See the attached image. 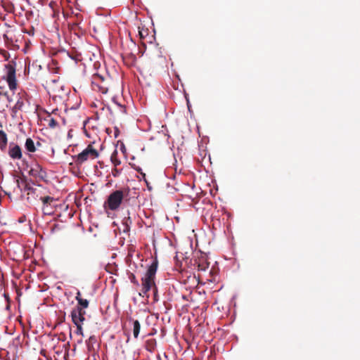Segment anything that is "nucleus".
<instances>
[{"mask_svg":"<svg viewBox=\"0 0 360 360\" xmlns=\"http://www.w3.org/2000/svg\"><path fill=\"white\" fill-rule=\"evenodd\" d=\"M131 219L130 217H125L123 220V224L125 226L124 229V232H127L129 231V226L131 224Z\"/></svg>","mask_w":360,"mask_h":360,"instance_id":"4be33fe9","label":"nucleus"},{"mask_svg":"<svg viewBox=\"0 0 360 360\" xmlns=\"http://www.w3.org/2000/svg\"><path fill=\"white\" fill-rule=\"evenodd\" d=\"M131 3L134 4V0H131Z\"/></svg>","mask_w":360,"mask_h":360,"instance_id":"a19ab883","label":"nucleus"},{"mask_svg":"<svg viewBox=\"0 0 360 360\" xmlns=\"http://www.w3.org/2000/svg\"><path fill=\"white\" fill-rule=\"evenodd\" d=\"M53 1H51V2L49 3V6H50V7H52V6H53Z\"/></svg>","mask_w":360,"mask_h":360,"instance_id":"f704fd0d","label":"nucleus"},{"mask_svg":"<svg viewBox=\"0 0 360 360\" xmlns=\"http://www.w3.org/2000/svg\"><path fill=\"white\" fill-rule=\"evenodd\" d=\"M40 145H41V144H40V143H39V142H37V146H40Z\"/></svg>","mask_w":360,"mask_h":360,"instance_id":"58836bf2","label":"nucleus"},{"mask_svg":"<svg viewBox=\"0 0 360 360\" xmlns=\"http://www.w3.org/2000/svg\"><path fill=\"white\" fill-rule=\"evenodd\" d=\"M16 184L18 188L21 191H25L27 192V188H30V185L27 184L25 179H16Z\"/></svg>","mask_w":360,"mask_h":360,"instance_id":"4468645a","label":"nucleus"},{"mask_svg":"<svg viewBox=\"0 0 360 360\" xmlns=\"http://www.w3.org/2000/svg\"><path fill=\"white\" fill-rule=\"evenodd\" d=\"M129 279H130V281H131V282L132 283H134V285H139V281H138V280L136 279V276H135V275H134V274H131L129 275Z\"/></svg>","mask_w":360,"mask_h":360,"instance_id":"a878e982","label":"nucleus"},{"mask_svg":"<svg viewBox=\"0 0 360 360\" xmlns=\"http://www.w3.org/2000/svg\"><path fill=\"white\" fill-rule=\"evenodd\" d=\"M25 33L28 34L29 35H33L34 34V31H32V32H26Z\"/></svg>","mask_w":360,"mask_h":360,"instance_id":"473e14b6","label":"nucleus"},{"mask_svg":"<svg viewBox=\"0 0 360 360\" xmlns=\"http://www.w3.org/2000/svg\"><path fill=\"white\" fill-rule=\"evenodd\" d=\"M49 193H46V194L41 199V202H42V206L46 205H51V204L55 201V199L49 195Z\"/></svg>","mask_w":360,"mask_h":360,"instance_id":"f3484780","label":"nucleus"},{"mask_svg":"<svg viewBox=\"0 0 360 360\" xmlns=\"http://www.w3.org/2000/svg\"><path fill=\"white\" fill-rule=\"evenodd\" d=\"M157 347L156 340L154 338L148 339L146 341L145 348L147 351L150 352H153Z\"/></svg>","mask_w":360,"mask_h":360,"instance_id":"f8f14e48","label":"nucleus"},{"mask_svg":"<svg viewBox=\"0 0 360 360\" xmlns=\"http://www.w3.org/2000/svg\"><path fill=\"white\" fill-rule=\"evenodd\" d=\"M66 54L71 60H74L75 63H77L79 60V58L77 55H74L69 51H66Z\"/></svg>","mask_w":360,"mask_h":360,"instance_id":"b1692460","label":"nucleus"},{"mask_svg":"<svg viewBox=\"0 0 360 360\" xmlns=\"http://www.w3.org/2000/svg\"><path fill=\"white\" fill-rule=\"evenodd\" d=\"M49 193V190L40 184H34V186H30L27 188V200L30 203L35 204L40 201L43 196Z\"/></svg>","mask_w":360,"mask_h":360,"instance_id":"20e7f679","label":"nucleus"},{"mask_svg":"<svg viewBox=\"0 0 360 360\" xmlns=\"http://www.w3.org/2000/svg\"><path fill=\"white\" fill-rule=\"evenodd\" d=\"M4 57H5V60H8V59H9V58H10V54H9V53L6 52V54H5V56H4Z\"/></svg>","mask_w":360,"mask_h":360,"instance_id":"2f4dec72","label":"nucleus"},{"mask_svg":"<svg viewBox=\"0 0 360 360\" xmlns=\"http://www.w3.org/2000/svg\"><path fill=\"white\" fill-rule=\"evenodd\" d=\"M131 99L130 91H117V93L112 97L114 103L122 108V112L126 113V103Z\"/></svg>","mask_w":360,"mask_h":360,"instance_id":"0eeeda50","label":"nucleus"},{"mask_svg":"<svg viewBox=\"0 0 360 360\" xmlns=\"http://www.w3.org/2000/svg\"><path fill=\"white\" fill-rule=\"evenodd\" d=\"M25 147L30 153H34L37 150L35 144L31 138H27L26 139Z\"/></svg>","mask_w":360,"mask_h":360,"instance_id":"dca6fc26","label":"nucleus"},{"mask_svg":"<svg viewBox=\"0 0 360 360\" xmlns=\"http://www.w3.org/2000/svg\"><path fill=\"white\" fill-rule=\"evenodd\" d=\"M15 66L16 62L15 60H13L4 65L6 72L2 78L7 82L9 90H16L17 89L18 84L15 76Z\"/></svg>","mask_w":360,"mask_h":360,"instance_id":"7ed1b4c3","label":"nucleus"},{"mask_svg":"<svg viewBox=\"0 0 360 360\" xmlns=\"http://www.w3.org/2000/svg\"><path fill=\"white\" fill-rule=\"evenodd\" d=\"M82 324L83 323H77V324H75L76 326H77V330H76V333L77 335H83V328H82Z\"/></svg>","mask_w":360,"mask_h":360,"instance_id":"393cba45","label":"nucleus"},{"mask_svg":"<svg viewBox=\"0 0 360 360\" xmlns=\"http://www.w3.org/2000/svg\"><path fill=\"white\" fill-rule=\"evenodd\" d=\"M44 120L47 122L48 127L51 129H55L58 125L56 120H55L50 113H48V115L44 118Z\"/></svg>","mask_w":360,"mask_h":360,"instance_id":"2eb2a0df","label":"nucleus"},{"mask_svg":"<svg viewBox=\"0 0 360 360\" xmlns=\"http://www.w3.org/2000/svg\"><path fill=\"white\" fill-rule=\"evenodd\" d=\"M75 299L77 301V305L75 307L76 308H80L83 310H85V309L89 307V300H87L86 299H83L79 291L77 292Z\"/></svg>","mask_w":360,"mask_h":360,"instance_id":"9b49d317","label":"nucleus"},{"mask_svg":"<svg viewBox=\"0 0 360 360\" xmlns=\"http://www.w3.org/2000/svg\"><path fill=\"white\" fill-rule=\"evenodd\" d=\"M60 90L63 91L64 90V86H61Z\"/></svg>","mask_w":360,"mask_h":360,"instance_id":"e433bc0d","label":"nucleus"},{"mask_svg":"<svg viewBox=\"0 0 360 360\" xmlns=\"http://www.w3.org/2000/svg\"><path fill=\"white\" fill-rule=\"evenodd\" d=\"M129 189L128 188L112 191L104 202V208L115 211L120 208L124 201L127 200Z\"/></svg>","mask_w":360,"mask_h":360,"instance_id":"f03ea898","label":"nucleus"},{"mask_svg":"<svg viewBox=\"0 0 360 360\" xmlns=\"http://www.w3.org/2000/svg\"><path fill=\"white\" fill-rule=\"evenodd\" d=\"M85 310H83L80 308H73L71 311L72 321L74 323V324L79 323H84V321H85Z\"/></svg>","mask_w":360,"mask_h":360,"instance_id":"1a4fd4ad","label":"nucleus"},{"mask_svg":"<svg viewBox=\"0 0 360 360\" xmlns=\"http://www.w3.org/2000/svg\"><path fill=\"white\" fill-rule=\"evenodd\" d=\"M158 269V261L155 259L149 266L144 277L141 278L142 290L140 295L148 297V291L153 287V299L158 301V289L155 286L154 278Z\"/></svg>","mask_w":360,"mask_h":360,"instance_id":"f257e3e1","label":"nucleus"},{"mask_svg":"<svg viewBox=\"0 0 360 360\" xmlns=\"http://www.w3.org/2000/svg\"><path fill=\"white\" fill-rule=\"evenodd\" d=\"M4 38L8 39V37L6 34H4Z\"/></svg>","mask_w":360,"mask_h":360,"instance_id":"4c0bfd02","label":"nucleus"},{"mask_svg":"<svg viewBox=\"0 0 360 360\" xmlns=\"http://www.w3.org/2000/svg\"><path fill=\"white\" fill-rule=\"evenodd\" d=\"M105 81V78L101 74L98 72L93 74L91 84L96 86L98 90H108V87L103 84Z\"/></svg>","mask_w":360,"mask_h":360,"instance_id":"9d476101","label":"nucleus"},{"mask_svg":"<svg viewBox=\"0 0 360 360\" xmlns=\"http://www.w3.org/2000/svg\"><path fill=\"white\" fill-rule=\"evenodd\" d=\"M98 155V150L91 144H89L82 152L73 157V158L77 165H82L89 159L94 160L97 158Z\"/></svg>","mask_w":360,"mask_h":360,"instance_id":"39448f33","label":"nucleus"},{"mask_svg":"<svg viewBox=\"0 0 360 360\" xmlns=\"http://www.w3.org/2000/svg\"><path fill=\"white\" fill-rule=\"evenodd\" d=\"M96 339L95 336H91L87 341V345L89 346L90 344H93V343L96 342Z\"/></svg>","mask_w":360,"mask_h":360,"instance_id":"c85d7f7f","label":"nucleus"},{"mask_svg":"<svg viewBox=\"0 0 360 360\" xmlns=\"http://www.w3.org/2000/svg\"><path fill=\"white\" fill-rule=\"evenodd\" d=\"M41 210L44 214H51L53 212V207L51 205L42 206Z\"/></svg>","mask_w":360,"mask_h":360,"instance_id":"5701e85b","label":"nucleus"},{"mask_svg":"<svg viewBox=\"0 0 360 360\" xmlns=\"http://www.w3.org/2000/svg\"><path fill=\"white\" fill-rule=\"evenodd\" d=\"M12 101V99L10 98L8 91H0V103H10Z\"/></svg>","mask_w":360,"mask_h":360,"instance_id":"6ab92c4d","label":"nucleus"},{"mask_svg":"<svg viewBox=\"0 0 360 360\" xmlns=\"http://www.w3.org/2000/svg\"><path fill=\"white\" fill-rule=\"evenodd\" d=\"M141 330V324L138 320L133 321V335L135 338H137Z\"/></svg>","mask_w":360,"mask_h":360,"instance_id":"a211bd4d","label":"nucleus"},{"mask_svg":"<svg viewBox=\"0 0 360 360\" xmlns=\"http://www.w3.org/2000/svg\"><path fill=\"white\" fill-rule=\"evenodd\" d=\"M136 170H137L138 172H140V171H141V169H140V168H139V169H136Z\"/></svg>","mask_w":360,"mask_h":360,"instance_id":"ea45409f","label":"nucleus"},{"mask_svg":"<svg viewBox=\"0 0 360 360\" xmlns=\"http://www.w3.org/2000/svg\"><path fill=\"white\" fill-rule=\"evenodd\" d=\"M8 154L13 160H20L22 157V149L14 142H11L8 146Z\"/></svg>","mask_w":360,"mask_h":360,"instance_id":"6e6552de","label":"nucleus"},{"mask_svg":"<svg viewBox=\"0 0 360 360\" xmlns=\"http://www.w3.org/2000/svg\"><path fill=\"white\" fill-rule=\"evenodd\" d=\"M60 229L59 224H54L51 227V232H54L55 231H58Z\"/></svg>","mask_w":360,"mask_h":360,"instance_id":"c756f323","label":"nucleus"},{"mask_svg":"<svg viewBox=\"0 0 360 360\" xmlns=\"http://www.w3.org/2000/svg\"><path fill=\"white\" fill-rule=\"evenodd\" d=\"M8 143L7 134L3 130H0V149L4 151L6 150Z\"/></svg>","mask_w":360,"mask_h":360,"instance_id":"ddd939ff","label":"nucleus"},{"mask_svg":"<svg viewBox=\"0 0 360 360\" xmlns=\"http://www.w3.org/2000/svg\"><path fill=\"white\" fill-rule=\"evenodd\" d=\"M28 174L30 176L34 178L37 181L46 182L48 181V175L46 169L38 162H34L31 165Z\"/></svg>","mask_w":360,"mask_h":360,"instance_id":"423d86ee","label":"nucleus"},{"mask_svg":"<svg viewBox=\"0 0 360 360\" xmlns=\"http://www.w3.org/2000/svg\"><path fill=\"white\" fill-rule=\"evenodd\" d=\"M183 96L185 98V99L186 100L188 108L190 109V106H191L190 101H189V98H188V94H186V91H183Z\"/></svg>","mask_w":360,"mask_h":360,"instance_id":"cd10ccee","label":"nucleus"},{"mask_svg":"<svg viewBox=\"0 0 360 360\" xmlns=\"http://www.w3.org/2000/svg\"><path fill=\"white\" fill-rule=\"evenodd\" d=\"M101 67V63L98 61H96L94 63V68L95 70L99 69Z\"/></svg>","mask_w":360,"mask_h":360,"instance_id":"7c9ffc66","label":"nucleus"},{"mask_svg":"<svg viewBox=\"0 0 360 360\" xmlns=\"http://www.w3.org/2000/svg\"><path fill=\"white\" fill-rule=\"evenodd\" d=\"M111 173L113 176L116 177V176H119V174H120V170L115 167V168L112 169Z\"/></svg>","mask_w":360,"mask_h":360,"instance_id":"bb28decb","label":"nucleus"},{"mask_svg":"<svg viewBox=\"0 0 360 360\" xmlns=\"http://www.w3.org/2000/svg\"><path fill=\"white\" fill-rule=\"evenodd\" d=\"M110 160L112 162V163L113 164V165L117 167L118 165H120L121 164V161L117 157V150H115L111 156H110Z\"/></svg>","mask_w":360,"mask_h":360,"instance_id":"aec40b11","label":"nucleus"},{"mask_svg":"<svg viewBox=\"0 0 360 360\" xmlns=\"http://www.w3.org/2000/svg\"><path fill=\"white\" fill-rule=\"evenodd\" d=\"M66 51H67V50H65V49H61L60 50V52H64V53H66Z\"/></svg>","mask_w":360,"mask_h":360,"instance_id":"72a5a7b5","label":"nucleus"},{"mask_svg":"<svg viewBox=\"0 0 360 360\" xmlns=\"http://www.w3.org/2000/svg\"><path fill=\"white\" fill-rule=\"evenodd\" d=\"M209 267V263L204 259H200L198 262V269L199 271H205Z\"/></svg>","mask_w":360,"mask_h":360,"instance_id":"412c9836","label":"nucleus"},{"mask_svg":"<svg viewBox=\"0 0 360 360\" xmlns=\"http://www.w3.org/2000/svg\"><path fill=\"white\" fill-rule=\"evenodd\" d=\"M21 104H22V103H20V102H19V101H18V102H17V103H16V106H18V105H20Z\"/></svg>","mask_w":360,"mask_h":360,"instance_id":"c9c22d12","label":"nucleus"}]
</instances>
